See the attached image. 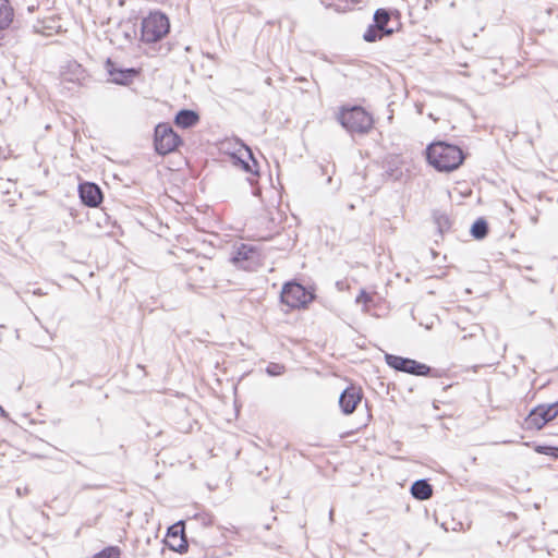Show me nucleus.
Returning <instances> with one entry per match:
<instances>
[{"instance_id": "f257e3e1", "label": "nucleus", "mask_w": 558, "mask_h": 558, "mask_svg": "<svg viewBox=\"0 0 558 558\" xmlns=\"http://www.w3.org/2000/svg\"><path fill=\"white\" fill-rule=\"evenodd\" d=\"M427 160L438 171H452L464 159L462 149L449 142H432L426 150Z\"/></svg>"}, {"instance_id": "f03ea898", "label": "nucleus", "mask_w": 558, "mask_h": 558, "mask_svg": "<svg viewBox=\"0 0 558 558\" xmlns=\"http://www.w3.org/2000/svg\"><path fill=\"white\" fill-rule=\"evenodd\" d=\"M558 420V401L542 403L533 408L523 421V429L539 432L547 424Z\"/></svg>"}, {"instance_id": "7ed1b4c3", "label": "nucleus", "mask_w": 558, "mask_h": 558, "mask_svg": "<svg viewBox=\"0 0 558 558\" xmlns=\"http://www.w3.org/2000/svg\"><path fill=\"white\" fill-rule=\"evenodd\" d=\"M339 121L352 134H364L373 125V118L361 107L343 109Z\"/></svg>"}, {"instance_id": "20e7f679", "label": "nucleus", "mask_w": 558, "mask_h": 558, "mask_svg": "<svg viewBox=\"0 0 558 558\" xmlns=\"http://www.w3.org/2000/svg\"><path fill=\"white\" fill-rule=\"evenodd\" d=\"M169 20L160 13H150L142 23V39L146 43H156L169 32Z\"/></svg>"}, {"instance_id": "39448f33", "label": "nucleus", "mask_w": 558, "mask_h": 558, "mask_svg": "<svg viewBox=\"0 0 558 558\" xmlns=\"http://www.w3.org/2000/svg\"><path fill=\"white\" fill-rule=\"evenodd\" d=\"M313 299V293L295 281L284 283L280 294L281 302L290 308L305 307Z\"/></svg>"}, {"instance_id": "423d86ee", "label": "nucleus", "mask_w": 558, "mask_h": 558, "mask_svg": "<svg viewBox=\"0 0 558 558\" xmlns=\"http://www.w3.org/2000/svg\"><path fill=\"white\" fill-rule=\"evenodd\" d=\"M240 144V148L236 153L230 155L231 161L234 166L240 167L245 172L252 174V178H248V182L253 185L255 183V177L258 175V163L254 158L252 149L244 145V142H238Z\"/></svg>"}, {"instance_id": "0eeeda50", "label": "nucleus", "mask_w": 558, "mask_h": 558, "mask_svg": "<svg viewBox=\"0 0 558 558\" xmlns=\"http://www.w3.org/2000/svg\"><path fill=\"white\" fill-rule=\"evenodd\" d=\"M386 363L397 371L416 376H428L430 367L415 360L386 354Z\"/></svg>"}, {"instance_id": "6e6552de", "label": "nucleus", "mask_w": 558, "mask_h": 558, "mask_svg": "<svg viewBox=\"0 0 558 558\" xmlns=\"http://www.w3.org/2000/svg\"><path fill=\"white\" fill-rule=\"evenodd\" d=\"M78 194L82 203L88 207H97L102 201L100 187L92 182L81 183L78 185Z\"/></svg>"}, {"instance_id": "1a4fd4ad", "label": "nucleus", "mask_w": 558, "mask_h": 558, "mask_svg": "<svg viewBox=\"0 0 558 558\" xmlns=\"http://www.w3.org/2000/svg\"><path fill=\"white\" fill-rule=\"evenodd\" d=\"M362 400L361 390L354 386L348 387L339 397V405L344 414H351Z\"/></svg>"}, {"instance_id": "9d476101", "label": "nucleus", "mask_w": 558, "mask_h": 558, "mask_svg": "<svg viewBox=\"0 0 558 558\" xmlns=\"http://www.w3.org/2000/svg\"><path fill=\"white\" fill-rule=\"evenodd\" d=\"M167 536L169 537V546L180 553L187 549V543L184 537L183 522H179L169 527Z\"/></svg>"}, {"instance_id": "9b49d317", "label": "nucleus", "mask_w": 558, "mask_h": 558, "mask_svg": "<svg viewBox=\"0 0 558 558\" xmlns=\"http://www.w3.org/2000/svg\"><path fill=\"white\" fill-rule=\"evenodd\" d=\"M374 25H369L363 35L365 41L373 43L384 36V8L377 9L374 14Z\"/></svg>"}, {"instance_id": "f8f14e48", "label": "nucleus", "mask_w": 558, "mask_h": 558, "mask_svg": "<svg viewBox=\"0 0 558 558\" xmlns=\"http://www.w3.org/2000/svg\"><path fill=\"white\" fill-rule=\"evenodd\" d=\"M107 70L111 76V81L120 85H126L137 74L135 69H116L110 60L107 61Z\"/></svg>"}, {"instance_id": "ddd939ff", "label": "nucleus", "mask_w": 558, "mask_h": 558, "mask_svg": "<svg viewBox=\"0 0 558 558\" xmlns=\"http://www.w3.org/2000/svg\"><path fill=\"white\" fill-rule=\"evenodd\" d=\"M14 19V10L9 0H0V31L9 28Z\"/></svg>"}, {"instance_id": "4468645a", "label": "nucleus", "mask_w": 558, "mask_h": 558, "mask_svg": "<svg viewBox=\"0 0 558 558\" xmlns=\"http://www.w3.org/2000/svg\"><path fill=\"white\" fill-rule=\"evenodd\" d=\"M452 102L449 99H440L434 106L433 111L428 112V117L434 120H445L450 116V107Z\"/></svg>"}, {"instance_id": "2eb2a0df", "label": "nucleus", "mask_w": 558, "mask_h": 558, "mask_svg": "<svg viewBox=\"0 0 558 558\" xmlns=\"http://www.w3.org/2000/svg\"><path fill=\"white\" fill-rule=\"evenodd\" d=\"M198 114L193 110H181L175 116V123L181 128H191L198 122Z\"/></svg>"}, {"instance_id": "dca6fc26", "label": "nucleus", "mask_w": 558, "mask_h": 558, "mask_svg": "<svg viewBox=\"0 0 558 558\" xmlns=\"http://www.w3.org/2000/svg\"><path fill=\"white\" fill-rule=\"evenodd\" d=\"M411 493L416 499L426 500L432 497L433 488L426 481L420 480L413 483Z\"/></svg>"}, {"instance_id": "f3484780", "label": "nucleus", "mask_w": 558, "mask_h": 558, "mask_svg": "<svg viewBox=\"0 0 558 558\" xmlns=\"http://www.w3.org/2000/svg\"><path fill=\"white\" fill-rule=\"evenodd\" d=\"M154 140H180V137L173 133L169 124L160 123L155 128Z\"/></svg>"}, {"instance_id": "a211bd4d", "label": "nucleus", "mask_w": 558, "mask_h": 558, "mask_svg": "<svg viewBox=\"0 0 558 558\" xmlns=\"http://www.w3.org/2000/svg\"><path fill=\"white\" fill-rule=\"evenodd\" d=\"M155 151L165 156L167 154L175 151L183 142H153Z\"/></svg>"}, {"instance_id": "6ab92c4d", "label": "nucleus", "mask_w": 558, "mask_h": 558, "mask_svg": "<svg viewBox=\"0 0 558 558\" xmlns=\"http://www.w3.org/2000/svg\"><path fill=\"white\" fill-rule=\"evenodd\" d=\"M255 250L252 246L242 244L240 247H238L235 254L232 257V260L234 263H240L244 260H248L253 257L255 254Z\"/></svg>"}, {"instance_id": "aec40b11", "label": "nucleus", "mask_w": 558, "mask_h": 558, "mask_svg": "<svg viewBox=\"0 0 558 558\" xmlns=\"http://www.w3.org/2000/svg\"><path fill=\"white\" fill-rule=\"evenodd\" d=\"M534 450L537 453L546 454V456L553 457L555 459H558V448H556V447L537 445L534 447Z\"/></svg>"}, {"instance_id": "412c9836", "label": "nucleus", "mask_w": 558, "mask_h": 558, "mask_svg": "<svg viewBox=\"0 0 558 558\" xmlns=\"http://www.w3.org/2000/svg\"><path fill=\"white\" fill-rule=\"evenodd\" d=\"M193 520L204 527H207L213 524V515L207 512L196 513Z\"/></svg>"}, {"instance_id": "4be33fe9", "label": "nucleus", "mask_w": 558, "mask_h": 558, "mask_svg": "<svg viewBox=\"0 0 558 558\" xmlns=\"http://www.w3.org/2000/svg\"><path fill=\"white\" fill-rule=\"evenodd\" d=\"M286 367L279 363H269L266 367V373L269 376H280L284 373Z\"/></svg>"}, {"instance_id": "5701e85b", "label": "nucleus", "mask_w": 558, "mask_h": 558, "mask_svg": "<svg viewBox=\"0 0 558 558\" xmlns=\"http://www.w3.org/2000/svg\"><path fill=\"white\" fill-rule=\"evenodd\" d=\"M94 558H120V550L116 547H109L95 555Z\"/></svg>"}, {"instance_id": "b1692460", "label": "nucleus", "mask_w": 558, "mask_h": 558, "mask_svg": "<svg viewBox=\"0 0 558 558\" xmlns=\"http://www.w3.org/2000/svg\"><path fill=\"white\" fill-rule=\"evenodd\" d=\"M473 234L476 238H483L486 234V225L484 222H476L473 226Z\"/></svg>"}, {"instance_id": "393cba45", "label": "nucleus", "mask_w": 558, "mask_h": 558, "mask_svg": "<svg viewBox=\"0 0 558 558\" xmlns=\"http://www.w3.org/2000/svg\"><path fill=\"white\" fill-rule=\"evenodd\" d=\"M368 300L369 296L364 291H362L361 294L356 296V303H367Z\"/></svg>"}, {"instance_id": "a878e982", "label": "nucleus", "mask_w": 558, "mask_h": 558, "mask_svg": "<svg viewBox=\"0 0 558 558\" xmlns=\"http://www.w3.org/2000/svg\"><path fill=\"white\" fill-rule=\"evenodd\" d=\"M388 21H389V14L386 11V24L388 23ZM385 33H386V35H388V34L392 33V29L386 27Z\"/></svg>"}, {"instance_id": "bb28decb", "label": "nucleus", "mask_w": 558, "mask_h": 558, "mask_svg": "<svg viewBox=\"0 0 558 558\" xmlns=\"http://www.w3.org/2000/svg\"><path fill=\"white\" fill-rule=\"evenodd\" d=\"M0 415L5 417L7 416V413L5 411L3 410V408L0 405Z\"/></svg>"}, {"instance_id": "cd10ccee", "label": "nucleus", "mask_w": 558, "mask_h": 558, "mask_svg": "<svg viewBox=\"0 0 558 558\" xmlns=\"http://www.w3.org/2000/svg\"><path fill=\"white\" fill-rule=\"evenodd\" d=\"M418 113H423L422 106H417Z\"/></svg>"}, {"instance_id": "c85d7f7f", "label": "nucleus", "mask_w": 558, "mask_h": 558, "mask_svg": "<svg viewBox=\"0 0 558 558\" xmlns=\"http://www.w3.org/2000/svg\"><path fill=\"white\" fill-rule=\"evenodd\" d=\"M16 493H17L19 495H21V494H23V490H21V488H17V489H16Z\"/></svg>"}, {"instance_id": "c756f323", "label": "nucleus", "mask_w": 558, "mask_h": 558, "mask_svg": "<svg viewBox=\"0 0 558 558\" xmlns=\"http://www.w3.org/2000/svg\"><path fill=\"white\" fill-rule=\"evenodd\" d=\"M16 493H17L19 495H21V494H23V490H21V488H17V489H16Z\"/></svg>"}, {"instance_id": "7c9ffc66", "label": "nucleus", "mask_w": 558, "mask_h": 558, "mask_svg": "<svg viewBox=\"0 0 558 558\" xmlns=\"http://www.w3.org/2000/svg\"><path fill=\"white\" fill-rule=\"evenodd\" d=\"M332 515H333V510H330V513H329L330 519H332Z\"/></svg>"}, {"instance_id": "2f4dec72", "label": "nucleus", "mask_w": 558, "mask_h": 558, "mask_svg": "<svg viewBox=\"0 0 558 558\" xmlns=\"http://www.w3.org/2000/svg\"><path fill=\"white\" fill-rule=\"evenodd\" d=\"M327 182H328V183H330V182H331V177H328Z\"/></svg>"}]
</instances>
